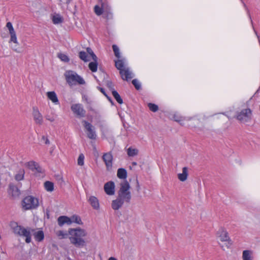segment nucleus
<instances>
[{"mask_svg": "<svg viewBox=\"0 0 260 260\" xmlns=\"http://www.w3.org/2000/svg\"><path fill=\"white\" fill-rule=\"evenodd\" d=\"M131 186L129 183L124 180L120 183V188L117 192L118 196L116 200L112 203V207L115 210L119 209L123 205L124 202L129 203L131 200L132 196L129 191Z\"/></svg>", "mask_w": 260, "mask_h": 260, "instance_id": "1", "label": "nucleus"}, {"mask_svg": "<svg viewBox=\"0 0 260 260\" xmlns=\"http://www.w3.org/2000/svg\"><path fill=\"white\" fill-rule=\"evenodd\" d=\"M56 235L59 239H64L69 237L71 243L76 247L83 246L85 241L82 237L86 235L85 231L82 229H70L69 233L63 231L57 232Z\"/></svg>", "mask_w": 260, "mask_h": 260, "instance_id": "2", "label": "nucleus"}, {"mask_svg": "<svg viewBox=\"0 0 260 260\" xmlns=\"http://www.w3.org/2000/svg\"><path fill=\"white\" fill-rule=\"evenodd\" d=\"M22 205L25 210L35 209L39 206V201L37 198L28 196L23 200Z\"/></svg>", "mask_w": 260, "mask_h": 260, "instance_id": "3", "label": "nucleus"}, {"mask_svg": "<svg viewBox=\"0 0 260 260\" xmlns=\"http://www.w3.org/2000/svg\"><path fill=\"white\" fill-rule=\"evenodd\" d=\"M67 82L70 85L75 84L76 83L79 84H85L83 79L76 73L70 71L65 74Z\"/></svg>", "mask_w": 260, "mask_h": 260, "instance_id": "4", "label": "nucleus"}, {"mask_svg": "<svg viewBox=\"0 0 260 260\" xmlns=\"http://www.w3.org/2000/svg\"><path fill=\"white\" fill-rule=\"evenodd\" d=\"M236 118L243 123L249 122L252 119V111L249 108L243 109L237 113Z\"/></svg>", "mask_w": 260, "mask_h": 260, "instance_id": "5", "label": "nucleus"}, {"mask_svg": "<svg viewBox=\"0 0 260 260\" xmlns=\"http://www.w3.org/2000/svg\"><path fill=\"white\" fill-rule=\"evenodd\" d=\"M115 66L119 70V73L123 80H127L133 78L132 73L128 69H124V63L122 60L115 61Z\"/></svg>", "mask_w": 260, "mask_h": 260, "instance_id": "6", "label": "nucleus"}, {"mask_svg": "<svg viewBox=\"0 0 260 260\" xmlns=\"http://www.w3.org/2000/svg\"><path fill=\"white\" fill-rule=\"evenodd\" d=\"M83 126L87 131V135L88 138L92 140L96 139V135L94 130V126L89 122L86 120H82V121Z\"/></svg>", "mask_w": 260, "mask_h": 260, "instance_id": "7", "label": "nucleus"}, {"mask_svg": "<svg viewBox=\"0 0 260 260\" xmlns=\"http://www.w3.org/2000/svg\"><path fill=\"white\" fill-rule=\"evenodd\" d=\"M217 237L219 238L220 240L222 242H228L226 245L227 248H229L231 245L232 242L229 236L228 232L223 229H219L217 232Z\"/></svg>", "mask_w": 260, "mask_h": 260, "instance_id": "8", "label": "nucleus"}, {"mask_svg": "<svg viewBox=\"0 0 260 260\" xmlns=\"http://www.w3.org/2000/svg\"><path fill=\"white\" fill-rule=\"evenodd\" d=\"M13 232L19 235L20 236H23L26 238L25 242L29 243L31 241L30 232L29 230H27V229H13Z\"/></svg>", "mask_w": 260, "mask_h": 260, "instance_id": "9", "label": "nucleus"}, {"mask_svg": "<svg viewBox=\"0 0 260 260\" xmlns=\"http://www.w3.org/2000/svg\"><path fill=\"white\" fill-rule=\"evenodd\" d=\"M71 109L73 112L79 117H83L85 115L86 111L83 109L81 104H73Z\"/></svg>", "mask_w": 260, "mask_h": 260, "instance_id": "10", "label": "nucleus"}, {"mask_svg": "<svg viewBox=\"0 0 260 260\" xmlns=\"http://www.w3.org/2000/svg\"><path fill=\"white\" fill-rule=\"evenodd\" d=\"M107 170H110L112 167L113 155L111 152L105 153L102 156Z\"/></svg>", "mask_w": 260, "mask_h": 260, "instance_id": "11", "label": "nucleus"}, {"mask_svg": "<svg viewBox=\"0 0 260 260\" xmlns=\"http://www.w3.org/2000/svg\"><path fill=\"white\" fill-rule=\"evenodd\" d=\"M32 114L35 123L39 125L42 124L43 122V116L37 107H34L32 108Z\"/></svg>", "mask_w": 260, "mask_h": 260, "instance_id": "12", "label": "nucleus"}, {"mask_svg": "<svg viewBox=\"0 0 260 260\" xmlns=\"http://www.w3.org/2000/svg\"><path fill=\"white\" fill-rule=\"evenodd\" d=\"M104 190L106 193L110 196L113 195L115 192V184L113 181H109L105 184Z\"/></svg>", "mask_w": 260, "mask_h": 260, "instance_id": "13", "label": "nucleus"}, {"mask_svg": "<svg viewBox=\"0 0 260 260\" xmlns=\"http://www.w3.org/2000/svg\"><path fill=\"white\" fill-rule=\"evenodd\" d=\"M70 217L67 216H60L57 218L58 224L59 226H62L64 225H70L71 224Z\"/></svg>", "mask_w": 260, "mask_h": 260, "instance_id": "14", "label": "nucleus"}, {"mask_svg": "<svg viewBox=\"0 0 260 260\" xmlns=\"http://www.w3.org/2000/svg\"><path fill=\"white\" fill-rule=\"evenodd\" d=\"M108 6L105 2H101V7L98 5L94 6V10L98 16H100L103 13L104 10H108Z\"/></svg>", "mask_w": 260, "mask_h": 260, "instance_id": "15", "label": "nucleus"}, {"mask_svg": "<svg viewBox=\"0 0 260 260\" xmlns=\"http://www.w3.org/2000/svg\"><path fill=\"white\" fill-rule=\"evenodd\" d=\"M9 189L13 197H18L20 194V191L18 187L13 183L9 184Z\"/></svg>", "mask_w": 260, "mask_h": 260, "instance_id": "16", "label": "nucleus"}, {"mask_svg": "<svg viewBox=\"0 0 260 260\" xmlns=\"http://www.w3.org/2000/svg\"><path fill=\"white\" fill-rule=\"evenodd\" d=\"M48 98L55 104H59L56 94L54 91H49L47 93Z\"/></svg>", "mask_w": 260, "mask_h": 260, "instance_id": "17", "label": "nucleus"}, {"mask_svg": "<svg viewBox=\"0 0 260 260\" xmlns=\"http://www.w3.org/2000/svg\"><path fill=\"white\" fill-rule=\"evenodd\" d=\"M88 201L90 203V204L91 205V206L94 209H98L99 208V203L98 199L94 197V196H91Z\"/></svg>", "mask_w": 260, "mask_h": 260, "instance_id": "18", "label": "nucleus"}, {"mask_svg": "<svg viewBox=\"0 0 260 260\" xmlns=\"http://www.w3.org/2000/svg\"><path fill=\"white\" fill-rule=\"evenodd\" d=\"M28 167L31 170H36L38 172H41V168L35 161H31L28 162Z\"/></svg>", "mask_w": 260, "mask_h": 260, "instance_id": "19", "label": "nucleus"}, {"mask_svg": "<svg viewBox=\"0 0 260 260\" xmlns=\"http://www.w3.org/2000/svg\"><path fill=\"white\" fill-rule=\"evenodd\" d=\"M188 176L187 168L184 167L182 169V173L178 175V179L181 181H184L187 179Z\"/></svg>", "mask_w": 260, "mask_h": 260, "instance_id": "20", "label": "nucleus"}, {"mask_svg": "<svg viewBox=\"0 0 260 260\" xmlns=\"http://www.w3.org/2000/svg\"><path fill=\"white\" fill-rule=\"evenodd\" d=\"M117 176L118 178L121 179H125L127 177V171L123 168H119L117 170Z\"/></svg>", "mask_w": 260, "mask_h": 260, "instance_id": "21", "label": "nucleus"}, {"mask_svg": "<svg viewBox=\"0 0 260 260\" xmlns=\"http://www.w3.org/2000/svg\"><path fill=\"white\" fill-rule=\"evenodd\" d=\"M34 236L35 240L37 241L41 242L44 238V232L42 231H39L34 233Z\"/></svg>", "mask_w": 260, "mask_h": 260, "instance_id": "22", "label": "nucleus"}, {"mask_svg": "<svg viewBox=\"0 0 260 260\" xmlns=\"http://www.w3.org/2000/svg\"><path fill=\"white\" fill-rule=\"evenodd\" d=\"M25 171L23 169H20L15 175V179L16 181L22 180L24 179Z\"/></svg>", "mask_w": 260, "mask_h": 260, "instance_id": "23", "label": "nucleus"}, {"mask_svg": "<svg viewBox=\"0 0 260 260\" xmlns=\"http://www.w3.org/2000/svg\"><path fill=\"white\" fill-rule=\"evenodd\" d=\"M71 224L73 223H76L78 225H83V222L81 220L80 217L77 215H73L72 216L70 217Z\"/></svg>", "mask_w": 260, "mask_h": 260, "instance_id": "24", "label": "nucleus"}, {"mask_svg": "<svg viewBox=\"0 0 260 260\" xmlns=\"http://www.w3.org/2000/svg\"><path fill=\"white\" fill-rule=\"evenodd\" d=\"M9 31L11 36L10 42H13L16 44H18V43L17 40L16 35L14 28L9 29Z\"/></svg>", "mask_w": 260, "mask_h": 260, "instance_id": "25", "label": "nucleus"}, {"mask_svg": "<svg viewBox=\"0 0 260 260\" xmlns=\"http://www.w3.org/2000/svg\"><path fill=\"white\" fill-rule=\"evenodd\" d=\"M251 254L252 252L251 251L248 250H244L242 253L243 260H252Z\"/></svg>", "mask_w": 260, "mask_h": 260, "instance_id": "26", "label": "nucleus"}, {"mask_svg": "<svg viewBox=\"0 0 260 260\" xmlns=\"http://www.w3.org/2000/svg\"><path fill=\"white\" fill-rule=\"evenodd\" d=\"M44 187L48 191L51 192L54 190V184L51 181H46L44 183Z\"/></svg>", "mask_w": 260, "mask_h": 260, "instance_id": "27", "label": "nucleus"}, {"mask_svg": "<svg viewBox=\"0 0 260 260\" xmlns=\"http://www.w3.org/2000/svg\"><path fill=\"white\" fill-rule=\"evenodd\" d=\"M98 60H93V61L90 62L89 63L88 67L92 72H95L98 69Z\"/></svg>", "mask_w": 260, "mask_h": 260, "instance_id": "28", "label": "nucleus"}, {"mask_svg": "<svg viewBox=\"0 0 260 260\" xmlns=\"http://www.w3.org/2000/svg\"><path fill=\"white\" fill-rule=\"evenodd\" d=\"M112 93L116 101L120 104H122L123 103V100L121 98L119 93L115 90H113L112 91Z\"/></svg>", "mask_w": 260, "mask_h": 260, "instance_id": "29", "label": "nucleus"}, {"mask_svg": "<svg viewBox=\"0 0 260 260\" xmlns=\"http://www.w3.org/2000/svg\"><path fill=\"white\" fill-rule=\"evenodd\" d=\"M138 150L137 149H134L131 147H129L127 149V155L129 156H134L137 155L138 154Z\"/></svg>", "mask_w": 260, "mask_h": 260, "instance_id": "30", "label": "nucleus"}, {"mask_svg": "<svg viewBox=\"0 0 260 260\" xmlns=\"http://www.w3.org/2000/svg\"><path fill=\"white\" fill-rule=\"evenodd\" d=\"M79 58L83 60L85 62H87L89 61V59L87 58V55L85 52L84 51H80L79 53Z\"/></svg>", "mask_w": 260, "mask_h": 260, "instance_id": "31", "label": "nucleus"}, {"mask_svg": "<svg viewBox=\"0 0 260 260\" xmlns=\"http://www.w3.org/2000/svg\"><path fill=\"white\" fill-rule=\"evenodd\" d=\"M52 21L54 24H59L62 22V18L57 15L53 17Z\"/></svg>", "mask_w": 260, "mask_h": 260, "instance_id": "32", "label": "nucleus"}, {"mask_svg": "<svg viewBox=\"0 0 260 260\" xmlns=\"http://www.w3.org/2000/svg\"><path fill=\"white\" fill-rule=\"evenodd\" d=\"M86 51L92 57V58L94 61L98 60L97 56L95 55V54L94 53L92 50L90 48L87 47L86 48Z\"/></svg>", "mask_w": 260, "mask_h": 260, "instance_id": "33", "label": "nucleus"}, {"mask_svg": "<svg viewBox=\"0 0 260 260\" xmlns=\"http://www.w3.org/2000/svg\"><path fill=\"white\" fill-rule=\"evenodd\" d=\"M58 57L63 61L68 62L69 61V58L67 55L63 53H58Z\"/></svg>", "mask_w": 260, "mask_h": 260, "instance_id": "34", "label": "nucleus"}, {"mask_svg": "<svg viewBox=\"0 0 260 260\" xmlns=\"http://www.w3.org/2000/svg\"><path fill=\"white\" fill-rule=\"evenodd\" d=\"M148 107H149L150 110L153 112H155L158 110V106L154 104L149 103L148 104Z\"/></svg>", "mask_w": 260, "mask_h": 260, "instance_id": "35", "label": "nucleus"}, {"mask_svg": "<svg viewBox=\"0 0 260 260\" xmlns=\"http://www.w3.org/2000/svg\"><path fill=\"white\" fill-rule=\"evenodd\" d=\"M112 48H113V51L114 52L115 55L117 58H120V52H119V50L118 47L116 45H113L112 46Z\"/></svg>", "mask_w": 260, "mask_h": 260, "instance_id": "36", "label": "nucleus"}, {"mask_svg": "<svg viewBox=\"0 0 260 260\" xmlns=\"http://www.w3.org/2000/svg\"><path fill=\"white\" fill-rule=\"evenodd\" d=\"M84 155L82 153L80 154L78 158V165L79 166H82L84 165Z\"/></svg>", "mask_w": 260, "mask_h": 260, "instance_id": "37", "label": "nucleus"}, {"mask_svg": "<svg viewBox=\"0 0 260 260\" xmlns=\"http://www.w3.org/2000/svg\"><path fill=\"white\" fill-rule=\"evenodd\" d=\"M132 82L136 89L139 90L141 88V84L137 79H135L133 80Z\"/></svg>", "mask_w": 260, "mask_h": 260, "instance_id": "38", "label": "nucleus"}, {"mask_svg": "<svg viewBox=\"0 0 260 260\" xmlns=\"http://www.w3.org/2000/svg\"><path fill=\"white\" fill-rule=\"evenodd\" d=\"M106 85L107 87L111 90V91L113 90H114V85L113 84V83L110 81H107L106 82Z\"/></svg>", "mask_w": 260, "mask_h": 260, "instance_id": "39", "label": "nucleus"}, {"mask_svg": "<svg viewBox=\"0 0 260 260\" xmlns=\"http://www.w3.org/2000/svg\"><path fill=\"white\" fill-rule=\"evenodd\" d=\"M10 225L11 228H22L21 226H19L17 222L14 221L11 222Z\"/></svg>", "mask_w": 260, "mask_h": 260, "instance_id": "40", "label": "nucleus"}, {"mask_svg": "<svg viewBox=\"0 0 260 260\" xmlns=\"http://www.w3.org/2000/svg\"><path fill=\"white\" fill-rule=\"evenodd\" d=\"M42 139L44 141H45V143L46 144H50V141L49 140H48V139L45 136H43L42 137Z\"/></svg>", "mask_w": 260, "mask_h": 260, "instance_id": "41", "label": "nucleus"}, {"mask_svg": "<svg viewBox=\"0 0 260 260\" xmlns=\"http://www.w3.org/2000/svg\"><path fill=\"white\" fill-rule=\"evenodd\" d=\"M6 27L8 28V29L9 30L12 28H13L12 24L10 22H8L7 23Z\"/></svg>", "mask_w": 260, "mask_h": 260, "instance_id": "42", "label": "nucleus"}, {"mask_svg": "<svg viewBox=\"0 0 260 260\" xmlns=\"http://www.w3.org/2000/svg\"><path fill=\"white\" fill-rule=\"evenodd\" d=\"M46 119L51 122H53L54 120V119L53 117H50L49 116H46Z\"/></svg>", "mask_w": 260, "mask_h": 260, "instance_id": "43", "label": "nucleus"}, {"mask_svg": "<svg viewBox=\"0 0 260 260\" xmlns=\"http://www.w3.org/2000/svg\"><path fill=\"white\" fill-rule=\"evenodd\" d=\"M60 1L67 4H69V3L70 2V0H60Z\"/></svg>", "mask_w": 260, "mask_h": 260, "instance_id": "44", "label": "nucleus"}, {"mask_svg": "<svg viewBox=\"0 0 260 260\" xmlns=\"http://www.w3.org/2000/svg\"><path fill=\"white\" fill-rule=\"evenodd\" d=\"M98 88L101 91V92H102L104 94H105L106 92H105V89L104 88H101V87H98Z\"/></svg>", "mask_w": 260, "mask_h": 260, "instance_id": "45", "label": "nucleus"}, {"mask_svg": "<svg viewBox=\"0 0 260 260\" xmlns=\"http://www.w3.org/2000/svg\"><path fill=\"white\" fill-rule=\"evenodd\" d=\"M140 189V185H139V182L138 180H137V191H139Z\"/></svg>", "mask_w": 260, "mask_h": 260, "instance_id": "46", "label": "nucleus"}, {"mask_svg": "<svg viewBox=\"0 0 260 260\" xmlns=\"http://www.w3.org/2000/svg\"><path fill=\"white\" fill-rule=\"evenodd\" d=\"M13 50H14L15 51L17 52H20V51L19 50H18L17 49V48L16 47V46H14L13 48H12Z\"/></svg>", "mask_w": 260, "mask_h": 260, "instance_id": "47", "label": "nucleus"}, {"mask_svg": "<svg viewBox=\"0 0 260 260\" xmlns=\"http://www.w3.org/2000/svg\"><path fill=\"white\" fill-rule=\"evenodd\" d=\"M107 99L109 100V102H110V103L112 104H113V100L112 99H111V97L110 96H107Z\"/></svg>", "mask_w": 260, "mask_h": 260, "instance_id": "48", "label": "nucleus"}, {"mask_svg": "<svg viewBox=\"0 0 260 260\" xmlns=\"http://www.w3.org/2000/svg\"><path fill=\"white\" fill-rule=\"evenodd\" d=\"M108 260H117V259L114 257H110Z\"/></svg>", "mask_w": 260, "mask_h": 260, "instance_id": "49", "label": "nucleus"}, {"mask_svg": "<svg viewBox=\"0 0 260 260\" xmlns=\"http://www.w3.org/2000/svg\"><path fill=\"white\" fill-rule=\"evenodd\" d=\"M137 162H132V165L133 166H136L137 165Z\"/></svg>", "mask_w": 260, "mask_h": 260, "instance_id": "50", "label": "nucleus"}, {"mask_svg": "<svg viewBox=\"0 0 260 260\" xmlns=\"http://www.w3.org/2000/svg\"><path fill=\"white\" fill-rule=\"evenodd\" d=\"M111 13H109V14H107V17H111Z\"/></svg>", "mask_w": 260, "mask_h": 260, "instance_id": "51", "label": "nucleus"}, {"mask_svg": "<svg viewBox=\"0 0 260 260\" xmlns=\"http://www.w3.org/2000/svg\"><path fill=\"white\" fill-rule=\"evenodd\" d=\"M104 95H105L107 98V96H108L107 95V94L106 93H105V94H104Z\"/></svg>", "mask_w": 260, "mask_h": 260, "instance_id": "52", "label": "nucleus"}, {"mask_svg": "<svg viewBox=\"0 0 260 260\" xmlns=\"http://www.w3.org/2000/svg\"><path fill=\"white\" fill-rule=\"evenodd\" d=\"M220 246H221V247L222 248H223V245H220Z\"/></svg>", "mask_w": 260, "mask_h": 260, "instance_id": "53", "label": "nucleus"}]
</instances>
